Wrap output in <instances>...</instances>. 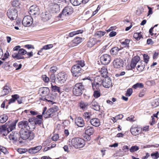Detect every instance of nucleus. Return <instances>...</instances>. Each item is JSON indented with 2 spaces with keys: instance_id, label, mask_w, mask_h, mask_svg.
<instances>
[{
  "instance_id": "obj_38",
  "label": "nucleus",
  "mask_w": 159,
  "mask_h": 159,
  "mask_svg": "<svg viewBox=\"0 0 159 159\" xmlns=\"http://www.w3.org/2000/svg\"><path fill=\"white\" fill-rule=\"evenodd\" d=\"M82 39V38L79 37H75L72 41L73 43L78 44L81 42Z\"/></svg>"
},
{
  "instance_id": "obj_15",
  "label": "nucleus",
  "mask_w": 159,
  "mask_h": 159,
  "mask_svg": "<svg viewBox=\"0 0 159 159\" xmlns=\"http://www.w3.org/2000/svg\"><path fill=\"white\" fill-rule=\"evenodd\" d=\"M84 129L85 134L88 136V140H90V136L93 134L94 132L93 128L90 126H85Z\"/></svg>"
},
{
  "instance_id": "obj_40",
  "label": "nucleus",
  "mask_w": 159,
  "mask_h": 159,
  "mask_svg": "<svg viewBox=\"0 0 159 159\" xmlns=\"http://www.w3.org/2000/svg\"><path fill=\"white\" fill-rule=\"evenodd\" d=\"M53 46L52 44H49L46 45L43 47L39 50V52H42L43 50H48L52 48Z\"/></svg>"
},
{
  "instance_id": "obj_39",
  "label": "nucleus",
  "mask_w": 159,
  "mask_h": 159,
  "mask_svg": "<svg viewBox=\"0 0 159 159\" xmlns=\"http://www.w3.org/2000/svg\"><path fill=\"white\" fill-rule=\"evenodd\" d=\"M133 37L137 40H139L142 38V35L139 33H135L134 34Z\"/></svg>"
},
{
  "instance_id": "obj_21",
  "label": "nucleus",
  "mask_w": 159,
  "mask_h": 159,
  "mask_svg": "<svg viewBox=\"0 0 159 159\" xmlns=\"http://www.w3.org/2000/svg\"><path fill=\"white\" fill-rule=\"evenodd\" d=\"M42 148L41 146L39 145L31 148L28 150V152L30 154H34L39 152Z\"/></svg>"
},
{
  "instance_id": "obj_29",
  "label": "nucleus",
  "mask_w": 159,
  "mask_h": 159,
  "mask_svg": "<svg viewBox=\"0 0 159 159\" xmlns=\"http://www.w3.org/2000/svg\"><path fill=\"white\" fill-rule=\"evenodd\" d=\"M83 31L82 30H77L70 33L69 34V36L70 37H72L75 35H77L83 33Z\"/></svg>"
},
{
  "instance_id": "obj_62",
  "label": "nucleus",
  "mask_w": 159,
  "mask_h": 159,
  "mask_svg": "<svg viewBox=\"0 0 159 159\" xmlns=\"http://www.w3.org/2000/svg\"><path fill=\"white\" fill-rule=\"evenodd\" d=\"M50 79L52 80V82H55L57 80L55 78V75L54 74H52L51 75Z\"/></svg>"
},
{
  "instance_id": "obj_17",
  "label": "nucleus",
  "mask_w": 159,
  "mask_h": 159,
  "mask_svg": "<svg viewBox=\"0 0 159 159\" xmlns=\"http://www.w3.org/2000/svg\"><path fill=\"white\" fill-rule=\"evenodd\" d=\"M6 124H7L6 126L7 130H6V134H8L10 132L12 131L16 128L15 123H13L12 122L8 121Z\"/></svg>"
},
{
  "instance_id": "obj_35",
  "label": "nucleus",
  "mask_w": 159,
  "mask_h": 159,
  "mask_svg": "<svg viewBox=\"0 0 159 159\" xmlns=\"http://www.w3.org/2000/svg\"><path fill=\"white\" fill-rule=\"evenodd\" d=\"M100 72L101 74L102 75V76H106L107 75L108 72L106 67H102L100 70Z\"/></svg>"
},
{
  "instance_id": "obj_18",
  "label": "nucleus",
  "mask_w": 159,
  "mask_h": 159,
  "mask_svg": "<svg viewBox=\"0 0 159 159\" xmlns=\"http://www.w3.org/2000/svg\"><path fill=\"white\" fill-rule=\"evenodd\" d=\"M102 84L105 88H109L112 85V83L110 79L108 77H105L103 79Z\"/></svg>"
},
{
  "instance_id": "obj_12",
  "label": "nucleus",
  "mask_w": 159,
  "mask_h": 159,
  "mask_svg": "<svg viewBox=\"0 0 159 159\" xmlns=\"http://www.w3.org/2000/svg\"><path fill=\"white\" fill-rule=\"evenodd\" d=\"M111 60V56L108 54L103 55L100 57V61L104 65L108 64Z\"/></svg>"
},
{
  "instance_id": "obj_10",
  "label": "nucleus",
  "mask_w": 159,
  "mask_h": 159,
  "mask_svg": "<svg viewBox=\"0 0 159 159\" xmlns=\"http://www.w3.org/2000/svg\"><path fill=\"white\" fill-rule=\"evenodd\" d=\"M67 75L64 73L60 72L57 76L56 81H58L61 83H64L67 79Z\"/></svg>"
},
{
  "instance_id": "obj_4",
  "label": "nucleus",
  "mask_w": 159,
  "mask_h": 159,
  "mask_svg": "<svg viewBox=\"0 0 159 159\" xmlns=\"http://www.w3.org/2000/svg\"><path fill=\"white\" fill-rule=\"evenodd\" d=\"M59 108L57 106H55L48 109L45 113V111L47 110V107H44L42 112V114L44 117L45 118H48L54 115L55 112L58 111Z\"/></svg>"
},
{
  "instance_id": "obj_59",
  "label": "nucleus",
  "mask_w": 159,
  "mask_h": 159,
  "mask_svg": "<svg viewBox=\"0 0 159 159\" xmlns=\"http://www.w3.org/2000/svg\"><path fill=\"white\" fill-rule=\"evenodd\" d=\"M59 138L58 135L57 134H56L53 135L52 138V139L53 141H57Z\"/></svg>"
},
{
  "instance_id": "obj_3",
  "label": "nucleus",
  "mask_w": 159,
  "mask_h": 159,
  "mask_svg": "<svg viewBox=\"0 0 159 159\" xmlns=\"http://www.w3.org/2000/svg\"><path fill=\"white\" fill-rule=\"evenodd\" d=\"M20 134V137L24 140L28 139L30 140H32L34 137V133L30 131L29 130L21 129Z\"/></svg>"
},
{
  "instance_id": "obj_44",
  "label": "nucleus",
  "mask_w": 159,
  "mask_h": 159,
  "mask_svg": "<svg viewBox=\"0 0 159 159\" xmlns=\"http://www.w3.org/2000/svg\"><path fill=\"white\" fill-rule=\"evenodd\" d=\"M144 87L143 84L142 83H137L136 84L134 85L133 86V88L134 89H136L137 88H143Z\"/></svg>"
},
{
  "instance_id": "obj_36",
  "label": "nucleus",
  "mask_w": 159,
  "mask_h": 159,
  "mask_svg": "<svg viewBox=\"0 0 159 159\" xmlns=\"http://www.w3.org/2000/svg\"><path fill=\"white\" fill-rule=\"evenodd\" d=\"M152 106L153 107H156L159 105V99H155L151 102Z\"/></svg>"
},
{
  "instance_id": "obj_2",
  "label": "nucleus",
  "mask_w": 159,
  "mask_h": 159,
  "mask_svg": "<svg viewBox=\"0 0 159 159\" xmlns=\"http://www.w3.org/2000/svg\"><path fill=\"white\" fill-rule=\"evenodd\" d=\"M71 145L76 148L83 147L85 145L84 141L79 137L73 138L71 141Z\"/></svg>"
},
{
  "instance_id": "obj_49",
  "label": "nucleus",
  "mask_w": 159,
  "mask_h": 159,
  "mask_svg": "<svg viewBox=\"0 0 159 159\" xmlns=\"http://www.w3.org/2000/svg\"><path fill=\"white\" fill-rule=\"evenodd\" d=\"M83 116L84 118L88 120L90 118L91 114L90 112H86L84 113Z\"/></svg>"
},
{
  "instance_id": "obj_43",
  "label": "nucleus",
  "mask_w": 159,
  "mask_h": 159,
  "mask_svg": "<svg viewBox=\"0 0 159 159\" xmlns=\"http://www.w3.org/2000/svg\"><path fill=\"white\" fill-rule=\"evenodd\" d=\"M144 68V66L143 65H142V62H140L139 63L137 66V69L139 71H142Z\"/></svg>"
},
{
  "instance_id": "obj_50",
  "label": "nucleus",
  "mask_w": 159,
  "mask_h": 159,
  "mask_svg": "<svg viewBox=\"0 0 159 159\" xmlns=\"http://www.w3.org/2000/svg\"><path fill=\"white\" fill-rule=\"evenodd\" d=\"M139 149V148L138 146H134L131 147L130 149L129 150L131 152H133L137 151Z\"/></svg>"
},
{
  "instance_id": "obj_26",
  "label": "nucleus",
  "mask_w": 159,
  "mask_h": 159,
  "mask_svg": "<svg viewBox=\"0 0 159 159\" xmlns=\"http://www.w3.org/2000/svg\"><path fill=\"white\" fill-rule=\"evenodd\" d=\"M90 122L92 125L96 127L99 126L100 124L99 119L96 118H93L91 119Z\"/></svg>"
},
{
  "instance_id": "obj_33",
  "label": "nucleus",
  "mask_w": 159,
  "mask_h": 159,
  "mask_svg": "<svg viewBox=\"0 0 159 159\" xmlns=\"http://www.w3.org/2000/svg\"><path fill=\"white\" fill-rule=\"evenodd\" d=\"M7 124H5L4 125L2 126H0V133H2L4 135H6L7 134H6V130H7L6 126Z\"/></svg>"
},
{
  "instance_id": "obj_19",
  "label": "nucleus",
  "mask_w": 159,
  "mask_h": 159,
  "mask_svg": "<svg viewBox=\"0 0 159 159\" xmlns=\"http://www.w3.org/2000/svg\"><path fill=\"white\" fill-rule=\"evenodd\" d=\"M89 0H70V2L74 6L79 5L81 3L85 4L87 3Z\"/></svg>"
},
{
  "instance_id": "obj_51",
  "label": "nucleus",
  "mask_w": 159,
  "mask_h": 159,
  "mask_svg": "<svg viewBox=\"0 0 159 159\" xmlns=\"http://www.w3.org/2000/svg\"><path fill=\"white\" fill-rule=\"evenodd\" d=\"M133 92V90L132 89H127L126 92L125 93V96H126L129 97L132 94Z\"/></svg>"
},
{
  "instance_id": "obj_22",
  "label": "nucleus",
  "mask_w": 159,
  "mask_h": 159,
  "mask_svg": "<svg viewBox=\"0 0 159 159\" xmlns=\"http://www.w3.org/2000/svg\"><path fill=\"white\" fill-rule=\"evenodd\" d=\"M140 60V58L139 56L134 57L131 61L130 66L132 69H134L135 68L137 63H139V61Z\"/></svg>"
},
{
  "instance_id": "obj_23",
  "label": "nucleus",
  "mask_w": 159,
  "mask_h": 159,
  "mask_svg": "<svg viewBox=\"0 0 159 159\" xmlns=\"http://www.w3.org/2000/svg\"><path fill=\"white\" fill-rule=\"evenodd\" d=\"M51 17V15L49 12H43L41 14L42 19L44 21L49 20Z\"/></svg>"
},
{
  "instance_id": "obj_56",
  "label": "nucleus",
  "mask_w": 159,
  "mask_h": 159,
  "mask_svg": "<svg viewBox=\"0 0 159 159\" xmlns=\"http://www.w3.org/2000/svg\"><path fill=\"white\" fill-rule=\"evenodd\" d=\"M43 80L46 83H48L49 80V79L46 75H43L42 76Z\"/></svg>"
},
{
  "instance_id": "obj_24",
  "label": "nucleus",
  "mask_w": 159,
  "mask_h": 159,
  "mask_svg": "<svg viewBox=\"0 0 159 159\" xmlns=\"http://www.w3.org/2000/svg\"><path fill=\"white\" fill-rule=\"evenodd\" d=\"M20 134L17 132H12L9 136V138L10 140H17L19 138Z\"/></svg>"
},
{
  "instance_id": "obj_13",
  "label": "nucleus",
  "mask_w": 159,
  "mask_h": 159,
  "mask_svg": "<svg viewBox=\"0 0 159 159\" xmlns=\"http://www.w3.org/2000/svg\"><path fill=\"white\" fill-rule=\"evenodd\" d=\"M18 126L21 129L29 130L30 129L29 122L27 121L23 120L19 122L18 124Z\"/></svg>"
},
{
  "instance_id": "obj_41",
  "label": "nucleus",
  "mask_w": 159,
  "mask_h": 159,
  "mask_svg": "<svg viewBox=\"0 0 159 159\" xmlns=\"http://www.w3.org/2000/svg\"><path fill=\"white\" fill-rule=\"evenodd\" d=\"M130 42V40L128 39H126L125 40L121 43L122 45L124 47H127L128 48L129 47V43Z\"/></svg>"
},
{
  "instance_id": "obj_31",
  "label": "nucleus",
  "mask_w": 159,
  "mask_h": 159,
  "mask_svg": "<svg viewBox=\"0 0 159 159\" xmlns=\"http://www.w3.org/2000/svg\"><path fill=\"white\" fill-rule=\"evenodd\" d=\"M10 90V89L9 87L7 85H5L2 91V96H4L7 94L9 93Z\"/></svg>"
},
{
  "instance_id": "obj_55",
  "label": "nucleus",
  "mask_w": 159,
  "mask_h": 159,
  "mask_svg": "<svg viewBox=\"0 0 159 159\" xmlns=\"http://www.w3.org/2000/svg\"><path fill=\"white\" fill-rule=\"evenodd\" d=\"M19 3L18 0H14L12 2V4L13 7H16L19 5Z\"/></svg>"
},
{
  "instance_id": "obj_48",
  "label": "nucleus",
  "mask_w": 159,
  "mask_h": 159,
  "mask_svg": "<svg viewBox=\"0 0 159 159\" xmlns=\"http://www.w3.org/2000/svg\"><path fill=\"white\" fill-rule=\"evenodd\" d=\"M24 111L26 113H28L29 112H30L31 115H36L38 114V112L35 111L25 110Z\"/></svg>"
},
{
  "instance_id": "obj_8",
  "label": "nucleus",
  "mask_w": 159,
  "mask_h": 159,
  "mask_svg": "<svg viewBox=\"0 0 159 159\" xmlns=\"http://www.w3.org/2000/svg\"><path fill=\"white\" fill-rule=\"evenodd\" d=\"M7 14L9 18L11 20L16 19L17 17V11L16 9L14 8L9 9Z\"/></svg>"
},
{
  "instance_id": "obj_63",
  "label": "nucleus",
  "mask_w": 159,
  "mask_h": 159,
  "mask_svg": "<svg viewBox=\"0 0 159 159\" xmlns=\"http://www.w3.org/2000/svg\"><path fill=\"white\" fill-rule=\"evenodd\" d=\"M123 117V115L122 114H120L117 116H115V118L117 119V120H118L119 119H122Z\"/></svg>"
},
{
  "instance_id": "obj_45",
  "label": "nucleus",
  "mask_w": 159,
  "mask_h": 159,
  "mask_svg": "<svg viewBox=\"0 0 159 159\" xmlns=\"http://www.w3.org/2000/svg\"><path fill=\"white\" fill-rule=\"evenodd\" d=\"M52 90L54 92H58L59 93L61 92L60 88L59 87H58L56 85L53 86L52 85Z\"/></svg>"
},
{
  "instance_id": "obj_30",
  "label": "nucleus",
  "mask_w": 159,
  "mask_h": 159,
  "mask_svg": "<svg viewBox=\"0 0 159 159\" xmlns=\"http://www.w3.org/2000/svg\"><path fill=\"white\" fill-rule=\"evenodd\" d=\"M91 107L94 110L98 111L100 109V107L98 103L95 101H93L91 103Z\"/></svg>"
},
{
  "instance_id": "obj_34",
  "label": "nucleus",
  "mask_w": 159,
  "mask_h": 159,
  "mask_svg": "<svg viewBox=\"0 0 159 159\" xmlns=\"http://www.w3.org/2000/svg\"><path fill=\"white\" fill-rule=\"evenodd\" d=\"M106 34V32L101 31H97L94 34V36L98 38H100L104 36Z\"/></svg>"
},
{
  "instance_id": "obj_32",
  "label": "nucleus",
  "mask_w": 159,
  "mask_h": 159,
  "mask_svg": "<svg viewBox=\"0 0 159 159\" xmlns=\"http://www.w3.org/2000/svg\"><path fill=\"white\" fill-rule=\"evenodd\" d=\"M8 119V116L6 114H3L0 116V123H4L6 122Z\"/></svg>"
},
{
  "instance_id": "obj_25",
  "label": "nucleus",
  "mask_w": 159,
  "mask_h": 159,
  "mask_svg": "<svg viewBox=\"0 0 159 159\" xmlns=\"http://www.w3.org/2000/svg\"><path fill=\"white\" fill-rule=\"evenodd\" d=\"M141 129L134 126H133L130 129L131 134L134 136L139 134L141 132Z\"/></svg>"
},
{
  "instance_id": "obj_28",
  "label": "nucleus",
  "mask_w": 159,
  "mask_h": 159,
  "mask_svg": "<svg viewBox=\"0 0 159 159\" xmlns=\"http://www.w3.org/2000/svg\"><path fill=\"white\" fill-rule=\"evenodd\" d=\"M96 43V40L94 38H90L87 43L88 47L91 48Z\"/></svg>"
},
{
  "instance_id": "obj_46",
  "label": "nucleus",
  "mask_w": 159,
  "mask_h": 159,
  "mask_svg": "<svg viewBox=\"0 0 159 159\" xmlns=\"http://www.w3.org/2000/svg\"><path fill=\"white\" fill-rule=\"evenodd\" d=\"M151 156L152 158L153 159H157L159 157V154L158 152L152 153Z\"/></svg>"
},
{
  "instance_id": "obj_53",
  "label": "nucleus",
  "mask_w": 159,
  "mask_h": 159,
  "mask_svg": "<svg viewBox=\"0 0 159 159\" xmlns=\"http://www.w3.org/2000/svg\"><path fill=\"white\" fill-rule=\"evenodd\" d=\"M13 65L14 67L16 68V70H19L20 69L22 66L21 64H20L19 66H18V64L17 63H14Z\"/></svg>"
},
{
  "instance_id": "obj_6",
  "label": "nucleus",
  "mask_w": 159,
  "mask_h": 159,
  "mask_svg": "<svg viewBox=\"0 0 159 159\" xmlns=\"http://www.w3.org/2000/svg\"><path fill=\"white\" fill-rule=\"evenodd\" d=\"M27 52L23 48L19 49L18 53L16 52H13L12 55V57L14 58L17 60L24 59V57L23 56L26 54Z\"/></svg>"
},
{
  "instance_id": "obj_27",
  "label": "nucleus",
  "mask_w": 159,
  "mask_h": 159,
  "mask_svg": "<svg viewBox=\"0 0 159 159\" xmlns=\"http://www.w3.org/2000/svg\"><path fill=\"white\" fill-rule=\"evenodd\" d=\"M39 92L42 96H45L48 94L49 90L48 88L43 87L39 89Z\"/></svg>"
},
{
  "instance_id": "obj_57",
  "label": "nucleus",
  "mask_w": 159,
  "mask_h": 159,
  "mask_svg": "<svg viewBox=\"0 0 159 159\" xmlns=\"http://www.w3.org/2000/svg\"><path fill=\"white\" fill-rule=\"evenodd\" d=\"M100 96V93L98 91H95L94 92L93 96L95 98H98Z\"/></svg>"
},
{
  "instance_id": "obj_61",
  "label": "nucleus",
  "mask_w": 159,
  "mask_h": 159,
  "mask_svg": "<svg viewBox=\"0 0 159 159\" xmlns=\"http://www.w3.org/2000/svg\"><path fill=\"white\" fill-rule=\"evenodd\" d=\"M122 149L124 151V152L127 154V152L129 151V148L127 146L125 145L123 147Z\"/></svg>"
},
{
  "instance_id": "obj_37",
  "label": "nucleus",
  "mask_w": 159,
  "mask_h": 159,
  "mask_svg": "<svg viewBox=\"0 0 159 159\" xmlns=\"http://www.w3.org/2000/svg\"><path fill=\"white\" fill-rule=\"evenodd\" d=\"M119 49L117 47H114L112 48L111 50V55H114L117 54Z\"/></svg>"
},
{
  "instance_id": "obj_9",
  "label": "nucleus",
  "mask_w": 159,
  "mask_h": 159,
  "mask_svg": "<svg viewBox=\"0 0 159 159\" xmlns=\"http://www.w3.org/2000/svg\"><path fill=\"white\" fill-rule=\"evenodd\" d=\"M73 12V9L70 6L66 7L63 9L61 14L59 15V17H61L62 15L68 16L71 15Z\"/></svg>"
},
{
  "instance_id": "obj_20",
  "label": "nucleus",
  "mask_w": 159,
  "mask_h": 159,
  "mask_svg": "<svg viewBox=\"0 0 159 159\" xmlns=\"http://www.w3.org/2000/svg\"><path fill=\"white\" fill-rule=\"evenodd\" d=\"M75 123L79 127H82L84 125V122L83 119L80 117H76L75 120Z\"/></svg>"
},
{
  "instance_id": "obj_14",
  "label": "nucleus",
  "mask_w": 159,
  "mask_h": 159,
  "mask_svg": "<svg viewBox=\"0 0 159 159\" xmlns=\"http://www.w3.org/2000/svg\"><path fill=\"white\" fill-rule=\"evenodd\" d=\"M113 64L114 68H119L123 66V61L120 58H116L114 60Z\"/></svg>"
},
{
  "instance_id": "obj_60",
  "label": "nucleus",
  "mask_w": 159,
  "mask_h": 159,
  "mask_svg": "<svg viewBox=\"0 0 159 159\" xmlns=\"http://www.w3.org/2000/svg\"><path fill=\"white\" fill-rule=\"evenodd\" d=\"M35 117L30 118L29 119V122L33 125H35Z\"/></svg>"
},
{
  "instance_id": "obj_52",
  "label": "nucleus",
  "mask_w": 159,
  "mask_h": 159,
  "mask_svg": "<svg viewBox=\"0 0 159 159\" xmlns=\"http://www.w3.org/2000/svg\"><path fill=\"white\" fill-rule=\"evenodd\" d=\"M0 149L4 154H7L8 153L6 148L4 147L0 146Z\"/></svg>"
},
{
  "instance_id": "obj_11",
  "label": "nucleus",
  "mask_w": 159,
  "mask_h": 159,
  "mask_svg": "<svg viewBox=\"0 0 159 159\" xmlns=\"http://www.w3.org/2000/svg\"><path fill=\"white\" fill-rule=\"evenodd\" d=\"M33 19L29 16H27L24 17L22 21V24L25 26H29L32 23Z\"/></svg>"
},
{
  "instance_id": "obj_42",
  "label": "nucleus",
  "mask_w": 159,
  "mask_h": 159,
  "mask_svg": "<svg viewBox=\"0 0 159 159\" xmlns=\"http://www.w3.org/2000/svg\"><path fill=\"white\" fill-rule=\"evenodd\" d=\"M11 97L12 98L9 100L8 102L9 104L14 102L16 100V98H17L18 97V95L17 94L13 95L11 96Z\"/></svg>"
},
{
  "instance_id": "obj_47",
  "label": "nucleus",
  "mask_w": 159,
  "mask_h": 159,
  "mask_svg": "<svg viewBox=\"0 0 159 159\" xmlns=\"http://www.w3.org/2000/svg\"><path fill=\"white\" fill-rule=\"evenodd\" d=\"M88 103L83 102H81L80 103V107L83 110H84L87 108Z\"/></svg>"
},
{
  "instance_id": "obj_58",
  "label": "nucleus",
  "mask_w": 159,
  "mask_h": 159,
  "mask_svg": "<svg viewBox=\"0 0 159 159\" xmlns=\"http://www.w3.org/2000/svg\"><path fill=\"white\" fill-rule=\"evenodd\" d=\"M11 21V20H6L5 21L4 23L9 26H12Z\"/></svg>"
},
{
  "instance_id": "obj_54",
  "label": "nucleus",
  "mask_w": 159,
  "mask_h": 159,
  "mask_svg": "<svg viewBox=\"0 0 159 159\" xmlns=\"http://www.w3.org/2000/svg\"><path fill=\"white\" fill-rule=\"evenodd\" d=\"M35 125L41 124L42 123V119H39L35 117Z\"/></svg>"
},
{
  "instance_id": "obj_5",
  "label": "nucleus",
  "mask_w": 159,
  "mask_h": 159,
  "mask_svg": "<svg viewBox=\"0 0 159 159\" xmlns=\"http://www.w3.org/2000/svg\"><path fill=\"white\" fill-rule=\"evenodd\" d=\"M84 89V86L81 83L76 84L73 89V93L76 96H80L82 94Z\"/></svg>"
},
{
  "instance_id": "obj_7",
  "label": "nucleus",
  "mask_w": 159,
  "mask_h": 159,
  "mask_svg": "<svg viewBox=\"0 0 159 159\" xmlns=\"http://www.w3.org/2000/svg\"><path fill=\"white\" fill-rule=\"evenodd\" d=\"M98 76L95 78L94 83L92 84V87L93 90L97 89L103 83V76Z\"/></svg>"
},
{
  "instance_id": "obj_16",
  "label": "nucleus",
  "mask_w": 159,
  "mask_h": 159,
  "mask_svg": "<svg viewBox=\"0 0 159 159\" xmlns=\"http://www.w3.org/2000/svg\"><path fill=\"white\" fill-rule=\"evenodd\" d=\"M39 8L36 5H34L30 7L29 13L30 15H38L39 13Z\"/></svg>"
},
{
  "instance_id": "obj_1",
  "label": "nucleus",
  "mask_w": 159,
  "mask_h": 159,
  "mask_svg": "<svg viewBox=\"0 0 159 159\" xmlns=\"http://www.w3.org/2000/svg\"><path fill=\"white\" fill-rule=\"evenodd\" d=\"M84 62L83 60L78 61V63L72 66L71 72L74 76H76L77 74L84 70L83 68L85 65Z\"/></svg>"
},
{
  "instance_id": "obj_64",
  "label": "nucleus",
  "mask_w": 159,
  "mask_h": 159,
  "mask_svg": "<svg viewBox=\"0 0 159 159\" xmlns=\"http://www.w3.org/2000/svg\"><path fill=\"white\" fill-rule=\"evenodd\" d=\"M134 116H130L128 117L126 120H127L129 121H134Z\"/></svg>"
}]
</instances>
